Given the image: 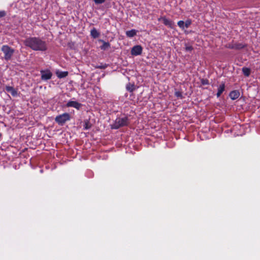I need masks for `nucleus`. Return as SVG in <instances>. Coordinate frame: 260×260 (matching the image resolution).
<instances>
[{
    "label": "nucleus",
    "instance_id": "nucleus-4",
    "mask_svg": "<svg viewBox=\"0 0 260 260\" xmlns=\"http://www.w3.org/2000/svg\"><path fill=\"white\" fill-rule=\"evenodd\" d=\"M71 119V116L68 113H64L57 115L55 118V121L59 125H63L67 121Z\"/></svg>",
    "mask_w": 260,
    "mask_h": 260
},
{
    "label": "nucleus",
    "instance_id": "nucleus-26",
    "mask_svg": "<svg viewBox=\"0 0 260 260\" xmlns=\"http://www.w3.org/2000/svg\"><path fill=\"white\" fill-rule=\"evenodd\" d=\"M185 49L186 51H191L193 50V47L191 46H186Z\"/></svg>",
    "mask_w": 260,
    "mask_h": 260
},
{
    "label": "nucleus",
    "instance_id": "nucleus-8",
    "mask_svg": "<svg viewBox=\"0 0 260 260\" xmlns=\"http://www.w3.org/2000/svg\"><path fill=\"white\" fill-rule=\"evenodd\" d=\"M158 20L159 21L162 20V22H163V23L165 25L171 28H173L174 22L172 20H170L169 19H167L166 17H161L160 18H159L158 19Z\"/></svg>",
    "mask_w": 260,
    "mask_h": 260
},
{
    "label": "nucleus",
    "instance_id": "nucleus-12",
    "mask_svg": "<svg viewBox=\"0 0 260 260\" xmlns=\"http://www.w3.org/2000/svg\"><path fill=\"white\" fill-rule=\"evenodd\" d=\"M224 90H225V84L224 83H222L219 86V87L218 88V91H217V92L216 94L217 97L219 98L221 95V94L222 93V92L224 91Z\"/></svg>",
    "mask_w": 260,
    "mask_h": 260
},
{
    "label": "nucleus",
    "instance_id": "nucleus-25",
    "mask_svg": "<svg viewBox=\"0 0 260 260\" xmlns=\"http://www.w3.org/2000/svg\"><path fill=\"white\" fill-rule=\"evenodd\" d=\"M96 4H101L104 3L106 0H93Z\"/></svg>",
    "mask_w": 260,
    "mask_h": 260
},
{
    "label": "nucleus",
    "instance_id": "nucleus-24",
    "mask_svg": "<svg viewBox=\"0 0 260 260\" xmlns=\"http://www.w3.org/2000/svg\"><path fill=\"white\" fill-rule=\"evenodd\" d=\"M226 47L228 48H229V49H235V45H234V43H230V44H228L227 45H226Z\"/></svg>",
    "mask_w": 260,
    "mask_h": 260
},
{
    "label": "nucleus",
    "instance_id": "nucleus-15",
    "mask_svg": "<svg viewBox=\"0 0 260 260\" xmlns=\"http://www.w3.org/2000/svg\"><path fill=\"white\" fill-rule=\"evenodd\" d=\"M126 89L128 91L133 92L136 89L135 85L134 84L128 83L126 84Z\"/></svg>",
    "mask_w": 260,
    "mask_h": 260
},
{
    "label": "nucleus",
    "instance_id": "nucleus-17",
    "mask_svg": "<svg viewBox=\"0 0 260 260\" xmlns=\"http://www.w3.org/2000/svg\"><path fill=\"white\" fill-rule=\"evenodd\" d=\"M137 31L135 29H131L126 31V35L127 37L132 38L136 35Z\"/></svg>",
    "mask_w": 260,
    "mask_h": 260
},
{
    "label": "nucleus",
    "instance_id": "nucleus-16",
    "mask_svg": "<svg viewBox=\"0 0 260 260\" xmlns=\"http://www.w3.org/2000/svg\"><path fill=\"white\" fill-rule=\"evenodd\" d=\"M68 72L67 71L64 72H56V75L57 77L59 79L63 78L66 77L68 75Z\"/></svg>",
    "mask_w": 260,
    "mask_h": 260
},
{
    "label": "nucleus",
    "instance_id": "nucleus-2",
    "mask_svg": "<svg viewBox=\"0 0 260 260\" xmlns=\"http://www.w3.org/2000/svg\"><path fill=\"white\" fill-rule=\"evenodd\" d=\"M129 123V121L127 117H117L111 127L112 129H117L121 127L127 126Z\"/></svg>",
    "mask_w": 260,
    "mask_h": 260
},
{
    "label": "nucleus",
    "instance_id": "nucleus-22",
    "mask_svg": "<svg viewBox=\"0 0 260 260\" xmlns=\"http://www.w3.org/2000/svg\"><path fill=\"white\" fill-rule=\"evenodd\" d=\"M191 24V21L190 20H187L185 22H184V27L188 28Z\"/></svg>",
    "mask_w": 260,
    "mask_h": 260
},
{
    "label": "nucleus",
    "instance_id": "nucleus-6",
    "mask_svg": "<svg viewBox=\"0 0 260 260\" xmlns=\"http://www.w3.org/2000/svg\"><path fill=\"white\" fill-rule=\"evenodd\" d=\"M143 48L140 45L134 46L131 50V54L134 56H138L142 54Z\"/></svg>",
    "mask_w": 260,
    "mask_h": 260
},
{
    "label": "nucleus",
    "instance_id": "nucleus-20",
    "mask_svg": "<svg viewBox=\"0 0 260 260\" xmlns=\"http://www.w3.org/2000/svg\"><path fill=\"white\" fill-rule=\"evenodd\" d=\"M91 125L89 121H87L85 122V123L84 124V128L85 129H88L91 127Z\"/></svg>",
    "mask_w": 260,
    "mask_h": 260
},
{
    "label": "nucleus",
    "instance_id": "nucleus-7",
    "mask_svg": "<svg viewBox=\"0 0 260 260\" xmlns=\"http://www.w3.org/2000/svg\"><path fill=\"white\" fill-rule=\"evenodd\" d=\"M82 105L81 103L74 101H69L66 104L67 107H73L77 110H79L81 108Z\"/></svg>",
    "mask_w": 260,
    "mask_h": 260
},
{
    "label": "nucleus",
    "instance_id": "nucleus-1",
    "mask_svg": "<svg viewBox=\"0 0 260 260\" xmlns=\"http://www.w3.org/2000/svg\"><path fill=\"white\" fill-rule=\"evenodd\" d=\"M24 44L34 51H45L48 49L46 42L39 37H28L24 41Z\"/></svg>",
    "mask_w": 260,
    "mask_h": 260
},
{
    "label": "nucleus",
    "instance_id": "nucleus-5",
    "mask_svg": "<svg viewBox=\"0 0 260 260\" xmlns=\"http://www.w3.org/2000/svg\"><path fill=\"white\" fill-rule=\"evenodd\" d=\"M41 79L42 80H48L50 79L52 76V74L48 70L41 71Z\"/></svg>",
    "mask_w": 260,
    "mask_h": 260
},
{
    "label": "nucleus",
    "instance_id": "nucleus-3",
    "mask_svg": "<svg viewBox=\"0 0 260 260\" xmlns=\"http://www.w3.org/2000/svg\"><path fill=\"white\" fill-rule=\"evenodd\" d=\"M1 51L4 54V59L7 61L11 59L12 56L14 53V49L7 45L2 46Z\"/></svg>",
    "mask_w": 260,
    "mask_h": 260
},
{
    "label": "nucleus",
    "instance_id": "nucleus-18",
    "mask_svg": "<svg viewBox=\"0 0 260 260\" xmlns=\"http://www.w3.org/2000/svg\"><path fill=\"white\" fill-rule=\"evenodd\" d=\"M242 72L245 76H246V77L249 76V75L250 74V72H251V70L249 68H246V67H243L242 69Z\"/></svg>",
    "mask_w": 260,
    "mask_h": 260
},
{
    "label": "nucleus",
    "instance_id": "nucleus-27",
    "mask_svg": "<svg viewBox=\"0 0 260 260\" xmlns=\"http://www.w3.org/2000/svg\"><path fill=\"white\" fill-rule=\"evenodd\" d=\"M6 15V13L5 11H0V18L5 17Z\"/></svg>",
    "mask_w": 260,
    "mask_h": 260
},
{
    "label": "nucleus",
    "instance_id": "nucleus-10",
    "mask_svg": "<svg viewBox=\"0 0 260 260\" xmlns=\"http://www.w3.org/2000/svg\"><path fill=\"white\" fill-rule=\"evenodd\" d=\"M240 95V92L237 90H233L229 94V96L232 100L237 99L239 97Z\"/></svg>",
    "mask_w": 260,
    "mask_h": 260
},
{
    "label": "nucleus",
    "instance_id": "nucleus-11",
    "mask_svg": "<svg viewBox=\"0 0 260 260\" xmlns=\"http://www.w3.org/2000/svg\"><path fill=\"white\" fill-rule=\"evenodd\" d=\"M99 42L103 43V45L100 47L102 50H106L110 47V44L109 42H106L101 39L99 40Z\"/></svg>",
    "mask_w": 260,
    "mask_h": 260
},
{
    "label": "nucleus",
    "instance_id": "nucleus-14",
    "mask_svg": "<svg viewBox=\"0 0 260 260\" xmlns=\"http://www.w3.org/2000/svg\"><path fill=\"white\" fill-rule=\"evenodd\" d=\"M235 45V49L236 50H241L245 48L247 46V45L243 43H234Z\"/></svg>",
    "mask_w": 260,
    "mask_h": 260
},
{
    "label": "nucleus",
    "instance_id": "nucleus-13",
    "mask_svg": "<svg viewBox=\"0 0 260 260\" xmlns=\"http://www.w3.org/2000/svg\"><path fill=\"white\" fill-rule=\"evenodd\" d=\"M100 35V33L96 30V29L93 27L90 30V36L93 39L98 38Z\"/></svg>",
    "mask_w": 260,
    "mask_h": 260
},
{
    "label": "nucleus",
    "instance_id": "nucleus-23",
    "mask_svg": "<svg viewBox=\"0 0 260 260\" xmlns=\"http://www.w3.org/2000/svg\"><path fill=\"white\" fill-rule=\"evenodd\" d=\"M202 85H208L209 84L208 80L206 79H202L201 81Z\"/></svg>",
    "mask_w": 260,
    "mask_h": 260
},
{
    "label": "nucleus",
    "instance_id": "nucleus-9",
    "mask_svg": "<svg viewBox=\"0 0 260 260\" xmlns=\"http://www.w3.org/2000/svg\"><path fill=\"white\" fill-rule=\"evenodd\" d=\"M6 90L10 92L13 96H17L18 95V92L13 87L10 86H6L5 87Z\"/></svg>",
    "mask_w": 260,
    "mask_h": 260
},
{
    "label": "nucleus",
    "instance_id": "nucleus-19",
    "mask_svg": "<svg viewBox=\"0 0 260 260\" xmlns=\"http://www.w3.org/2000/svg\"><path fill=\"white\" fill-rule=\"evenodd\" d=\"M175 95L180 99H182L183 98L182 92L179 91H175Z\"/></svg>",
    "mask_w": 260,
    "mask_h": 260
},
{
    "label": "nucleus",
    "instance_id": "nucleus-21",
    "mask_svg": "<svg viewBox=\"0 0 260 260\" xmlns=\"http://www.w3.org/2000/svg\"><path fill=\"white\" fill-rule=\"evenodd\" d=\"M178 25L182 29L184 28V22L182 20H180L177 23Z\"/></svg>",
    "mask_w": 260,
    "mask_h": 260
},
{
    "label": "nucleus",
    "instance_id": "nucleus-28",
    "mask_svg": "<svg viewBox=\"0 0 260 260\" xmlns=\"http://www.w3.org/2000/svg\"><path fill=\"white\" fill-rule=\"evenodd\" d=\"M2 137V134L0 133V138Z\"/></svg>",
    "mask_w": 260,
    "mask_h": 260
}]
</instances>
